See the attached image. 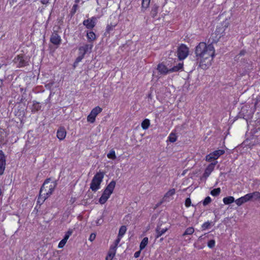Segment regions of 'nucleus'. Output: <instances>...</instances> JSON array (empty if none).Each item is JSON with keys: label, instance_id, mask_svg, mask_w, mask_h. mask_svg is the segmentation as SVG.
<instances>
[{"label": "nucleus", "instance_id": "obj_33", "mask_svg": "<svg viewBox=\"0 0 260 260\" xmlns=\"http://www.w3.org/2000/svg\"><path fill=\"white\" fill-rule=\"evenodd\" d=\"M243 198L246 203L252 199V196H251L250 193H248L243 196Z\"/></svg>", "mask_w": 260, "mask_h": 260}, {"label": "nucleus", "instance_id": "obj_25", "mask_svg": "<svg viewBox=\"0 0 260 260\" xmlns=\"http://www.w3.org/2000/svg\"><path fill=\"white\" fill-rule=\"evenodd\" d=\"M107 157L110 159H115L116 157L115 151L113 149L111 150L108 153Z\"/></svg>", "mask_w": 260, "mask_h": 260}, {"label": "nucleus", "instance_id": "obj_38", "mask_svg": "<svg viewBox=\"0 0 260 260\" xmlns=\"http://www.w3.org/2000/svg\"><path fill=\"white\" fill-rule=\"evenodd\" d=\"M83 58H84V56L79 54L78 56L77 57V58H76V59L75 60V63H76V64L78 63L79 62H80L82 60V59Z\"/></svg>", "mask_w": 260, "mask_h": 260}, {"label": "nucleus", "instance_id": "obj_47", "mask_svg": "<svg viewBox=\"0 0 260 260\" xmlns=\"http://www.w3.org/2000/svg\"><path fill=\"white\" fill-rule=\"evenodd\" d=\"M79 2H80V0H75V2H76V3H79Z\"/></svg>", "mask_w": 260, "mask_h": 260}, {"label": "nucleus", "instance_id": "obj_34", "mask_svg": "<svg viewBox=\"0 0 260 260\" xmlns=\"http://www.w3.org/2000/svg\"><path fill=\"white\" fill-rule=\"evenodd\" d=\"M67 241L64 240V239H62L59 243L58 245V248H62L64 247V246L65 245V244H66L67 243Z\"/></svg>", "mask_w": 260, "mask_h": 260}, {"label": "nucleus", "instance_id": "obj_8", "mask_svg": "<svg viewBox=\"0 0 260 260\" xmlns=\"http://www.w3.org/2000/svg\"><path fill=\"white\" fill-rule=\"evenodd\" d=\"M224 152L225 151L224 150L219 149L215 150L206 155L205 160L208 162H210L213 160H216L220 156L223 154Z\"/></svg>", "mask_w": 260, "mask_h": 260}, {"label": "nucleus", "instance_id": "obj_16", "mask_svg": "<svg viewBox=\"0 0 260 260\" xmlns=\"http://www.w3.org/2000/svg\"><path fill=\"white\" fill-rule=\"evenodd\" d=\"M67 132L63 127L59 128L57 132V137L60 140H63L66 136Z\"/></svg>", "mask_w": 260, "mask_h": 260}, {"label": "nucleus", "instance_id": "obj_4", "mask_svg": "<svg viewBox=\"0 0 260 260\" xmlns=\"http://www.w3.org/2000/svg\"><path fill=\"white\" fill-rule=\"evenodd\" d=\"M116 182L115 181H111L105 189L102 196L99 199V203L101 204H105L113 193L115 187Z\"/></svg>", "mask_w": 260, "mask_h": 260}, {"label": "nucleus", "instance_id": "obj_36", "mask_svg": "<svg viewBox=\"0 0 260 260\" xmlns=\"http://www.w3.org/2000/svg\"><path fill=\"white\" fill-rule=\"evenodd\" d=\"M191 200L189 198H188L186 199L185 202V205L186 207H189L191 205Z\"/></svg>", "mask_w": 260, "mask_h": 260}, {"label": "nucleus", "instance_id": "obj_40", "mask_svg": "<svg viewBox=\"0 0 260 260\" xmlns=\"http://www.w3.org/2000/svg\"><path fill=\"white\" fill-rule=\"evenodd\" d=\"M121 239V238L120 237H119L117 236L116 239L115 240V241L114 242V246H116V248H117V245L120 242Z\"/></svg>", "mask_w": 260, "mask_h": 260}, {"label": "nucleus", "instance_id": "obj_31", "mask_svg": "<svg viewBox=\"0 0 260 260\" xmlns=\"http://www.w3.org/2000/svg\"><path fill=\"white\" fill-rule=\"evenodd\" d=\"M215 241L213 239L209 240L207 243V246L210 248H213L215 247Z\"/></svg>", "mask_w": 260, "mask_h": 260}, {"label": "nucleus", "instance_id": "obj_1", "mask_svg": "<svg viewBox=\"0 0 260 260\" xmlns=\"http://www.w3.org/2000/svg\"><path fill=\"white\" fill-rule=\"evenodd\" d=\"M194 52L197 61L201 68L206 69L211 64L215 56V49L212 44L200 42L196 46Z\"/></svg>", "mask_w": 260, "mask_h": 260}, {"label": "nucleus", "instance_id": "obj_2", "mask_svg": "<svg viewBox=\"0 0 260 260\" xmlns=\"http://www.w3.org/2000/svg\"><path fill=\"white\" fill-rule=\"evenodd\" d=\"M57 185L56 181L47 179L44 182L40 191L39 202H43L53 193Z\"/></svg>", "mask_w": 260, "mask_h": 260}, {"label": "nucleus", "instance_id": "obj_35", "mask_svg": "<svg viewBox=\"0 0 260 260\" xmlns=\"http://www.w3.org/2000/svg\"><path fill=\"white\" fill-rule=\"evenodd\" d=\"M211 202V199L210 197H206L203 201V205L206 206Z\"/></svg>", "mask_w": 260, "mask_h": 260}, {"label": "nucleus", "instance_id": "obj_49", "mask_svg": "<svg viewBox=\"0 0 260 260\" xmlns=\"http://www.w3.org/2000/svg\"><path fill=\"white\" fill-rule=\"evenodd\" d=\"M163 240H164V238H160V241H162Z\"/></svg>", "mask_w": 260, "mask_h": 260}, {"label": "nucleus", "instance_id": "obj_14", "mask_svg": "<svg viewBox=\"0 0 260 260\" xmlns=\"http://www.w3.org/2000/svg\"><path fill=\"white\" fill-rule=\"evenodd\" d=\"M175 193V189L172 188L167 191L165 194L163 198V201L164 202H169L172 199V197Z\"/></svg>", "mask_w": 260, "mask_h": 260}, {"label": "nucleus", "instance_id": "obj_7", "mask_svg": "<svg viewBox=\"0 0 260 260\" xmlns=\"http://www.w3.org/2000/svg\"><path fill=\"white\" fill-rule=\"evenodd\" d=\"M188 53V48L186 45L182 44L178 49L177 55L180 60H183L187 57Z\"/></svg>", "mask_w": 260, "mask_h": 260}, {"label": "nucleus", "instance_id": "obj_9", "mask_svg": "<svg viewBox=\"0 0 260 260\" xmlns=\"http://www.w3.org/2000/svg\"><path fill=\"white\" fill-rule=\"evenodd\" d=\"M14 61L16 64L17 67L21 68L28 65V60L27 58L23 55H18L14 58Z\"/></svg>", "mask_w": 260, "mask_h": 260}, {"label": "nucleus", "instance_id": "obj_41", "mask_svg": "<svg viewBox=\"0 0 260 260\" xmlns=\"http://www.w3.org/2000/svg\"><path fill=\"white\" fill-rule=\"evenodd\" d=\"M77 8H78L77 4H75L73 5L72 9V11L73 14L76 13V12L77 10Z\"/></svg>", "mask_w": 260, "mask_h": 260}, {"label": "nucleus", "instance_id": "obj_12", "mask_svg": "<svg viewBox=\"0 0 260 260\" xmlns=\"http://www.w3.org/2000/svg\"><path fill=\"white\" fill-rule=\"evenodd\" d=\"M217 163V161H214L213 162H212V163L210 164L207 167V168H206V169L205 170L204 173L203 174V176L205 178H206L210 176V175L211 174L212 172L214 170L215 166H216Z\"/></svg>", "mask_w": 260, "mask_h": 260}, {"label": "nucleus", "instance_id": "obj_6", "mask_svg": "<svg viewBox=\"0 0 260 260\" xmlns=\"http://www.w3.org/2000/svg\"><path fill=\"white\" fill-rule=\"evenodd\" d=\"M102 111V108L99 106L95 107L92 109L89 114L87 116V121L90 123H94L95 122L96 117Z\"/></svg>", "mask_w": 260, "mask_h": 260}, {"label": "nucleus", "instance_id": "obj_45", "mask_svg": "<svg viewBox=\"0 0 260 260\" xmlns=\"http://www.w3.org/2000/svg\"><path fill=\"white\" fill-rule=\"evenodd\" d=\"M106 260H110V257L109 256L108 254L107 255V256L106 257Z\"/></svg>", "mask_w": 260, "mask_h": 260}, {"label": "nucleus", "instance_id": "obj_43", "mask_svg": "<svg viewBox=\"0 0 260 260\" xmlns=\"http://www.w3.org/2000/svg\"><path fill=\"white\" fill-rule=\"evenodd\" d=\"M157 7H155V8H154L152 9V13H153V15H156V14L157 13Z\"/></svg>", "mask_w": 260, "mask_h": 260}, {"label": "nucleus", "instance_id": "obj_44", "mask_svg": "<svg viewBox=\"0 0 260 260\" xmlns=\"http://www.w3.org/2000/svg\"><path fill=\"white\" fill-rule=\"evenodd\" d=\"M49 0H41V2L43 5H47L49 3Z\"/></svg>", "mask_w": 260, "mask_h": 260}, {"label": "nucleus", "instance_id": "obj_29", "mask_svg": "<svg viewBox=\"0 0 260 260\" xmlns=\"http://www.w3.org/2000/svg\"><path fill=\"white\" fill-rule=\"evenodd\" d=\"M194 229H186V231L182 234L183 236H185L188 235H191L193 233Z\"/></svg>", "mask_w": 260, "mask_h": 260}, {"label": "nucleus", "instance_id": "obj_3", "mask_svg": "<svg viewBox=\"0 0 260 260\" xmlns=\"http://www.w3.org/2000/svg\"><path fill=\"white\" fill-rule=\"evenodd\" d=\"M183 63H179L177 65L171 68H168L163 63H159L157 66V70L160 75H167L170 73L177 72L183 68Z\"/></svg>", "mask_w": 260, "mask_h": 260}, {"label": "nucleus", "instance_id": "obj_18", "mask_svg": "<svg viewBox=\"0 0 260 260\" xmlns=\"http://www.w3.org/2000/svg\"><path fill=\"white\" fill-rule=\"evenodd\" d=\"M156 235L155 238H158L160 237L162 234H165L168 229H155Z\"/></svg>", "mask_w": 260, "mask_h": 260}, {"label": "nucleus", "instance_id": "obj_19", "mask_svg": "<svg viewBox=\"0 0 260 260\" xmlns=\"http://www.w3.org/2000/svg\"><path fill=\"white\" fill-rule=\"evenodd\" d=\"M148 243V238L147 237H145L143 239L142 241L140 243L139 248L140 250H143L147 245Z\"/></svg>", "mask_w": 260, "mask_h": 260}, {"label": "nucleus", "instance_id": "obj_21", "mask_svg": "<svg viewBox=\"0 0 260 260\" xmlns=\"http://www.w3.org/2000/svg\"><path fill=\"white\" fill-rule=\"evenodd\" d=\"M150 124V120L148 119H145L141 123V126L143 129L146 130L149 128Z\"/></svg>", "mask_w": 260, "mask_h": 260}, {"label": "nucleus", "instance_id": "obj_24", "mask_svg": "<svg viewBox=\"0 0 260 260\" xmlns=\"http://www.w3.org/2000/svg\"><path fill=\"white\" fill-rule=\"evenodd\" d=\"M220 191L221 190L220 188H216L212 190L210 193L212 196L216 197L219 194Z\"/></svg>", "mask_w": 260, "mask_h": 260}, {"label": "nucleus", "instance_id": "obj_22", "mask_svg": "<svg viewBox=\"0 0 260 260\" xmlns=\"http://www.w3.org/2000/svg\"><path fill=\"white\" fill-rule=\"evenodd\" d=\"M87 38L89 41H93L96 39L95 34L93 31L87 32Z\"/></svg>", "mask_w": 260, "mask_h": 260}, {"label": "nucleus", "instance_id": "obj_46", "mask_svg": "<svg viewBox=\"0 0 260 260\" xmlns=\"http://www.w3.org/2000/svg\"><path fill=\"white\" fill-rule=\"evenodd\" d=\"M205 225H206V223H204V224L203 225V227H202V228H207L208 225L205 226Z\"/></svg>", "mask_w": 260, "mask_h": 260}, {"label": "nucleus", "instance_id": "obj_15", "mask_svg": "<svg viewBox=\"0 0 260 260\" xmlns=\"http://www.w3.org/2000/svg\"><path fill=\"white\" fill-rule=\"evenodd\" d=\"M92 46L85 44L79 48V54L84 57L85 54L88 52V50H90Z\"/></svg>", "mask_w": 260, "mask_h": 260}, {"label": "nucleus", "instance_id": "obj_11", "mask_svg": "<svg viewBox=\"0 0 260 260\" xmlns=\"http://www.w3.org/2000/svg\"><path fill=\"white\" fill-rule=\"evenodd\" d=\"M96 18L94 17H92L91 18L85 20L83 22V24L86 28L88 29L93 28L96 24Z\"/></svg>", "mask_w": 260, "mask_h": 260}, {"label": "nucleus", "instance_id": "obj_20", "mask_svg": "<svg viewBox=\"0 0 260 260\" xmlns=\"http://www.w3.org/2000/svg\"><path fill=\"white\" fill-rule=\"evenodd\" d=\"M234 202H235V199L232 196L225 197L223 199V202L225 205H229Z\"/></svg>", "mask_w": 260, "mask_h": 260}, {"label": "nucleus", "instance_id": "obj_50", "mask_svg": "<svg viewBox=\"0 0 260 260\" xmlns=\"http://www.w3.org/2000/svg\"><path fill=\"white\" fill-rule=\"evenodd\" d=\"M120 228H125V226L124 225H122Z\"/></svg>", "mask_w": 260, "mask_h": 260}, {"label": "nucleus", "instance_id": "obj_39", "mask_svg": "<svg viewBox=\"0 0 260 260\" xmlns=\"http://www.w3.org/2000/svg\"><path fill=\"white\" fill-rule=\"evenodd\" d=\"M115 27V25H108L106 27V31L108 32H110V31L113 29L114 27Z\"/></svg>", "mask_w": 260, "mask_h": 260}, {"label": "nucleus", "instance_id": "obj_5", "mask_svg": "<svg viewBox=\"0 0 260 260\" xmlns=\"http://www.w3.org/2000/svg\"><path fill=\"white\" fill-rule=\"evenodd\" d=\"M104 173L100 171L93 177L90 185V188L93 191H96L101 187V184L103 181Z\"/></svg>", "mask_w": 260, "mask_h": 260}, {"label": "nucleus", "instance_id": "obj_10", "mask_svg": "<svg viewBox=\"0 0 260 260\" xmlns=\"http://www.w3.org/2000/svg\"><path fill=\"white\" fill-rule=\"evenodd\" d=\"M6 165V156L2 150H0V175L4 174Z\"/></svg>", "mask_w": 260, "mask_h": 260}, {"label": "nucleus", "instance_id": "obj_48", "mask_svg": "<svg viewBox=\"0 0 260 260\" xmlns=\"http://www.w3.org/2000/svg\"><path fill=\"white\" fill-rule=\"evenodd\" d=\"M218 29H220L219 31H220V30H222V28H216V31H217Z\"/></svg>", "mask_w": 260, "mask_h": 260}, {"label": "nucleus", "instance_id": "obj_37", "mask_svg": "<svg viewBox=\"0 0 260 260\" xmlns=\"http://www.w3.org/2000/svg\"><path fill=\"white\" fill-rule=\"evenodd\" d=\"M95 237H96V233H92L90 234V235L89 236V240L91 242H92L95 239Z\"/></svg>", "mask_w": 260, "mask_h": 260}, {"label": "nucleus", "instance_id": "obj_28", "mask_svg": "<svg viewBox=\"0 0 260 260\" xmlns=\"http://www.w3.org/2000/svg\"><path fill=\"white\" fill-rule=\"evenodd\" d=\"M250 194L251 196H252V199L256 200L260 199V192L258 191H255L253 193H251Z\"/></svg>", "mask_w": 260, "mask_h": 260}, {"label": "nucleus", "instance_id": "obj_17", "mask_svg": "<svg viewBox=\"0 0 260 260\" xmlns=\"http://www.w3.org/2000/svg\"><path fill=\"white\" fill-rule=\"evenodd\" d=\"M116 249L117 248H116V246L111 245L110 246L109 251L108 253L109 256L110 257V260H112L113 257L115 256Z\"/></svg>", "mask_w": 260, "mask_h": 260}, {"label": "nucleus", "instance_id": "obj_27", "mask_svg": "<svg viewBox=\"0 0 260 260\" xmlns=\"http://www.w3.org/2000/svg\"><path fill=\"white\" fill-rule=\"evenodd\" d=\"M73 231L71 229H69L68 232H67L64 236H63V239H64V240L66 241H68V239L69 238V237H70V236L72 235V234L73 233Z\"/></svg>", "mask_w": 260, "mask_h": 260}, {"label": "nucleus", "instance_id": "obj_42", "mask_svg": "<svg viewBox=\"0 0 260 260\" xmlns=\"http://www.w3.org/2000/svg\"><path fill=\"white\" fill-rule=\"evenodd\" d=\"M141 250H140V249L138 251H136L135 253H134V257L135 258H138V257L140 256V253H141Z\"/></svg>", "mask_w": 260, "mask_h": 260}, {"label": "nucleus", "instance_id": "obj_30", "mask_svg": "<svg viewBox=\"0 0 260 260\" xmlns=\"http://www.w3.org/2000/svg\"><path fill=\"white\" fill-rule=\"evenodd\" d=\"M235 203L238 206H241V205H242L243 204L245 203V202L244 200V198H243V197L237 199L236 201H235Z\"/></svg>", "mask_w": 260, "mask_h": 260}, {"label": "nucleus", "instance_id": "obj_26", "mask_svg": "<svg viewBox=\"0 0 260 260\" xmlns=\"http://www.w3.org/2000/svg\"><path fill=\"white\" fill-rule=\"evenodd\" d=\"M168 139L170 142L173 143L177 140V136L175 134L172 133L170 134Z\"/></svg>", "mask_w": 260, "mask_h": 260}, {"label": "nucleus", "instance_id": "obj_23", "mask_svg": "<svg viewBox=\"0 0 260 260\" xmlns=\"http://www.w3.org/2000/svg\"><path fill=\"white\" fill-rule=\"evenodd\" d=\"M150 0H142V8L143 9H146L148 8L150 4Z\"/></svg>", "mask_w": 260, "mask_h": 260}, {"label": "nucleus", "instance_id": "obj_13", "mask_svg": "<svg viewBox=\"0 0 260 260\" xmlns=\"http://www.w3.org/2000/svg\"><path fill=\"white\" fill-rule=\"evenodd\" d=\"M61 41L60 37L57 33H53L50 37V41L54 45H59Z\"/></svg>", "mask_w": 260, "mask_h": 260}, {"label": "nucleus", "instance_id": "obj_32", "mask_svg": "<svg viewBox=\"0 0 260 260\" xmlns=\"http://www.w3.org/2000/svg\"><path fill=\"white\" fill-rule=\"evenodd\" d=\"M126 229H119V233L117 236L122 238L123 236L126 233Z\"/></svg>", "mask_w": 260, "mask_h": 260}]
</instances>
